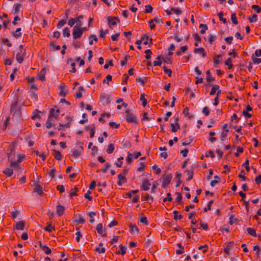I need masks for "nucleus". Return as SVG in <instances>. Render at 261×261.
I'll return each mask as SVG.
<instances>
[{"label": "nucleus", "mask_w": 261, "mask_h": 261, "mask_svg": "<svg viewBox=\"0 0 261 261\" xmlns=\"http://www.w3.org/2000/svg\"><path fill=\"white\" fill-rule=\"evenodd\" d=\"M11 113L16 117V118H19L20 117V110L17 109V103L15 102L13 103L11 108Z\"/></svg>", "instance_id": "f257e3e1"}, {"label": "nucleus", "mask_w": 261, "mask_h": 261, "mask_svg": "<svg viewBox=\"0 0 261 261\" xmlns=\"http://www.w3.org/2000/svg\"><path fill=\"white\" fill-rule=\"evenodd\" d=\"M83 33L81 28L78 26H74L73 28L72 35L74 39H77L82 37Z\"/></svg>", "instance_id": "f03ea898"}, {"label": "nucleus", "mask_w": 261, "mask_h": 261, "mask_svg": "<svg viewBox=\"0 0 261 261\" xmlns=\"http://www.w3.org/2000/svg\"><path fill=\"white\" fill-rule=\"evenodd\" d=\"M125 118L127 122L129 123H136L137 122V117L135 115L133 114H130L129 113H127V114L125 115Z\"/></svg>", "instance_id": "7ed1b4c3"}, {"label": "nucleus", "mask_w": 261, "mask_h": 261, "mask_svg": "<svg viewBox=\"0 0 261 261\" xmlns=\"http://www.w3.org/2000/svg\"><path fill=\"white\" fill-rule=\"evenodd\" d=\"M229 132L228 125L227 123H225L223 126V130L220 135V139L222 141L224 140L225 137L227 136Z\"/></svg>", "instance_id": "20e7f679"}, {"label": "nucleus", "mask_w": 261, "mask_h": 261, "mask_svg": "<svg viewBox=\"0 0 261 261\" xmlns=\"http://www.w3.org/2000/svg\"><path fill=\"white\" fill-rule=\"evenodd\" d=\"M59 89L60 90V95L62 97H65L68 92V90L66 89V85L63 83L60 84L59 85Z\"/></svg>", "instance_id": "39448f33"}, {"label": "nucleus", "mask_w": 261, "mask_h": 261, "mask_svg": "<svg viewBox=\"0 0 261 261\" xmlns=\"http://www.w3.org/2000/svg\"><path fill=\"white\" fill-rule=\"evenodd\" d=\"M150 186L151 184L149 180L147 179H144L142 181L141 189L142 190L144 191H148L149 189Z\"/></svg>", "instance_id": "423d86ee"}, {"label": "nucleus", "mask_w": 261, "mask_h": 261, "mask_svg": "<svg viewBox=\"0 0 261 261\" xmlns=\"http://www.w3.org/2000/svg\"><path fill=\"white\" fill-rule=\"evenodd\" d=\"M26 56L25 50L21 54V53H17L16 55V59L17 62L19 64L22 63L24 57Z\"/></svg>", "instance_id": "0eeeda50"}, {"label": "nucleus", "mask_w": 261, "mask_h": 261, "mask_svg": "<svg viewBox=\"0 0 261 261\" xmlns=\"http://www.w3.org/2000/svg\"><path fill=\"white\" fill-rule=\"evenodd\" d=\"M234 245L233 242H230L225 244V246L224 248V251L226 254L228 255L230 254V250Z\"/></svg>", "instance_id": "6e6552de"}, {"label": "nucleus", "mask_w": 261, "mask_h": 261, "mask_svg": "<svg viewBox=\"0 0 261 261\" xmlns=\"http://www.w3.org/2000/svg\"><path fill=\"white\" fill-rule=\"evenodd\" d=\"M118 181H117V185L118 186H122V184L126 182V179L125 176L123 175L122 173H120L118 175Z\"/></svg>", "instance_id": "1a4fd4ad"}, {"label": "nucleus", "mask_w": 261, "mask_h": 261, "mask_svg": "<svg viewBox=\"0 0 261 261\" xmlns=\"http://www.w3.org/2000/svg\"><path fill=\"white\" fill-rule=\"evenodd\" d=\"M60 111L58 109H51L49 113V117L57 118L59 115Z\"/></svg>", "instance_id": "9d476101"}, {"label": "nucleus", "mask_w": 261, "mask_h": 261, "mask_svg": "<svg viewBox=\"0 0 261 261\" xmlns=\"http://www.w3.org/2000/svg\"><path fill=\"white\" fill-rule=\"evenodd\" d=\"M15 229L19 230H23L24 229V222L23 221H18L14 226Z\"/></svg>", "instance_id": "9b49d317"}, {"label": "nucleus", "mask_w": 261, "mask_h": 261, "mask_svg": "<svg viewBox=\"0 0 261 261\" xmlns=\"http://www.w3.org/2000/svg\"><path fill=\"white\" fill-rule=\"evenodd\" d=\"M74 19L75 23H76L75 26H78L79 27L81 28L83 24L82 21L83 16L82 15H78L76 16Z\"/></svg>", "instance_id": "f8f14e48"}, {"label": "nucleus", "mask_w": 261, "mask_h": 261, "mask_svg": "<svg viewBox=\"0 0 261 261\" xmlns=\"http://www.w3.org/2000/svg\"><path fill=\"white\" fill-rule=\"evenodd\" d=\"M171 179L172 176L171 175H168L165 176L163 180L162 186L165 187L168 186L170 184Z\"/></svg>", "instance_id": "ddd939ff"}, {"label": "nucleus", "mask_w": 261, "mask_h": 261, "mask_svg": "<svg viewBox=\"0 0 261 261\" xmlns=\"http://www.w3.org/2000/svg\"><path fill=\"white\" fill-rule=\"evenodd\" d=\"M108 24L109 26L111 27L112 26L115 25L117 24L118 20L116 17H108Z\"/></svg>", "instance_id": "4468645a"}, {"label": "nucleus", "mask_w": 261, "mask_h": 261, "mask_svg": "<svg viewBox=\"0 0 261 261\" xmlns=\"http://www.w3.org/2000/svg\"><path fill=\"white\" fill-rule=\"evenodd\" d=\"M129 231L131 233L135 234L138 233L139 230L135 224H130L129 225Z\"/></svg>", "instance_id": "2eb2a0df"}, {"label": "nucleus", "mask_w": 261, "mask_h": 261, "mask_svg": "<svg viewBox=\"0 0 261 261\" xmlns=\"http://www.w3.org/2000/svg\"><path fill=\"white\" fill-rule=\"evenodd\" d=\"M65 210L64 206L58 205L57 206L56 213L59 216H61L63 215Z\"/></svg>", "instance_id": "dca6fc26"}, {"label": "nucleus", "mask_w": 261, "mask_h": 261, "mask_svg": "<svg viewBox=\"0 0 261 261\" xmlns=\"http://www.w3.org/2000/svg\"><path fill=\"white\" fill-rule=\"evenodd\" d=\"M95 250L99 254L103 253L106 251V249L103 247V244L102 243H99V245L95 248Z\"/></svg>", "instance_id": "f3484780"}, {"label": "nucleus", "mask_w": 261, "mask_h": 261, "mask_svg": "<svg viewBox=\"0 0 261 261\" xmlns=\"http://www.w3.org/2000/svg\"><path fill=\"white\" fill-rule=\"evenodd\" d=\"M10 166L11 168H13L16 170L22 171V169L18 165V163L17 161H11L10 162Z\"/></svg>", "instance_id": "a211bd4d"}, {"label": "nucleus", "mask_w": 261, "mask_h": 261, "mask_svg": "<svg viewBox=\"0 0 261 261\" xmlns=\"http://www.w3.org/2000/svg\"><path fill=\"white\" fill-rule=\"evenodd\" d=\"M194 51L195 53L201 55L203 57H204L206 56V53L205 52L204 49L202 47L196 48L194 49Z\"/></svg>", "instance_id": "6ab92c4d"}, {"label": "nucleus", "mask_w": 261, "mask_h": 261, "mask_svg": "<svg viewBox=\"0 0 261 261\" xmlns=\"http://www.w3.org/2000/svg\"><path fill=\"white\" fill-rule=\"evenodd\" d=\"M46 70L45 68H43L41 70L39 74H38V78L41 81H43L45 80V74Z\"/></svg>", "instance_id": "aec40b11"}, {"label": "nucleus", "mask_w": 261, "mask_h": 261, "mask_svg": "<svg viewBox=\"0 0 261 261\" xmlns=\"http://www.w3.org/2000/svg\"><path fill=\"white\" fill-rule=\"evenodd\" d=\"M246 230L249 235H250L252 237H257L256 230L254 228L249 227L246 229Z\"/></svg>", "instance_id": "412c9836"}, {"label": "nucleus", "mask_w": 261, "mask_h": 261, "mask_svg": "<svg viewBox=\"0 0 261 261\" xmlns=\"http://www.w3.org/2000/svg\"><path fill=\"white\" fill-rule=\"evenodd\" d=\"M3 173L8 177L11 176L13 174V170L10 168H7L4 171Z\"/></svg>", "instance_id": "4be33fe9"}, {"label": "nucleus", "mask_w": 261, "mask_h": 261, "mask_svg": "<svg viewBox=\"0 0 261 261\" xmlns=\"http://www.w3.org/2000/svg\"><path fill=\"white\" fill-rule=\"evenodd\" d=\"M219 86L218 85H214L211 89V90L210 92V95H213L215 93H217L218 91L219 90Z\"/></svg>", "instance_id": "5701e85b"}, {"label": "nucleus", "mask_w": 261, "mask_h": 261, "mask_svg": "<svg viewBox=\"0 0 261 261\" xmlns=\"http://www.w3.org/2000/svg\"><path fill=\"white\" fill-rule=\"evenodd\" d=\"M253 250L256 251L255 254L257 258H259V255L261 251L260 247L257 245H256L253 247Z\"/></svg>", "instance_id": "b1692460"}, {"label": "nucleus", "mask_w": 261, "mask_h": 261, "mask_svg": "<svg viewBox=\"0 0 261 261\" xmlns=\"http://www.w3.org/2000/svg\"><path fill=\"white\" fill-rule=\"evenodd\" d=\"M51 118V117L49 116L48 119L46 122V125L47 128H49L54 125V122L52 121Z\"/></svg>", "instance_id": "393cba45"}, {"label": "nucleus", "mask_w": 261, "mask_h": 261, "mask_svg": "<svg viewBox=\"0 0 261 261\" xmlns=\"http://www.w3.org/2000/svg\"><path fill=\"white\" fill-rule=\"evenodd\" d=\"M139 222L142 223V224L144 225H147L148 224V220L146 216H144L143 215H141L139 217Z\"/></svg>", "instance_id": "a878e982"}, {"label": "nucleus", "mask_w": 261, "mask_h": 261, "mask_svg": "<svg viewBox=\"0 0 261 261\" xmlns=\"http://www.w3.org/2000/svg\"><path fill=\"white\" fill-rule=\"evenodd\" d=\"M248 19L250 22H256L257 20V15L256 14H253L252 16H248Z\"/></svg>", "instance_id": "bb28decb"}, {"label": "nucleus", "mask_w": 261, "mask_h": 261, "mask_svg": "<svg viewBox=\"0 0 261 261\" xmlns=\"http://www.w3.org/2000/svg\"><path fill=\"white\" fill-rule=\"evenodd\" d=\"M134 159V158L133 154H132L130 152H128L127 156L126 158V161L128 163H131L133 161Z\"/></svg>", "instance_id": "cd10ccee"}, {"label": "nucleus", "mask_w": 261, "mask_h": 261, "mask_svg": "<svg viewBox=\"0 0 261 261\" xmlns=\"http://www.w3.org/2000/svg\"><path fill=\"white\" fill-rule=\"evenodd\" d=\"M17 162L19 163L25 159V155L23 154L19 153L17 155Z\"/></svg>", "instance_id": "c85d7f7f"}, {"label": "nucleus", "mask_w": 261, "mask_h": 261, "mask_svg": "<svg viewBox=\"0 0 261 261\" xmlns=\"http://www.w3.org/2000/svg\"><path fill=\"white\" fill-rule=\"evenodd\" d=\"M34 192L37 193L38 195H41L42 193V188L39 185H37L34 189Z\"/></svg>", "instance_id": "c756f323"}, {"label": "nucleus", "mask_w": 261, "mask_h": 261, "mask_svg": "<svg viewBox=\"0 0 261 261\" xmlns=\"http://www.w3.org/2000/svg\"><path fill=\"white\" fill-rule=\"evenodd\" d=\"M84 90V88L82 87H80L78 89V91L75 94V97L76 98H80L82 96V91Z\"/></svg>", "instance_id": "7c9ffc66"}, {"label": "nucleus", "mask_w": 261, "mask_h": 261, "mask_svg": "<svg viewBox=\"0 0 261 261\" xmlns=\"http://www.w3.org/2000/svg\"><path fill=\"white\" fill-rule=\"evenodd\" d=\"M96 229L98 234L102 235L103 228L102 224L99 223L98 224H97Z\"/></svg>", "instance_id": "2f4dec72"}, {"label": "nucleus", "mask_w": 261, "mask_h": 261, "mask_svg": "<svg viewBox=\"0 0 261 261\" xmlns=\"http://www.w3.org/2000/svg\"><path fill=\"white\" fill-rule=\"evenodd\" d=\"M156 60H157L156 61H154L153 62V65L154 66H161L162 64V61L161 60V57L158 56V57L156 58Z\"/></svg>", "instance_id": "473e14b6"}, {"label": "nucleus", "mask_w": 261, "mask_h": 261, "mask_svg": "<svg viewBox=\"0 0 261 261\" xmlns=\"http://www.w3.org/2000/svg\"><path fill=\"white\" fill-rule=\"evenodd\" d=\"M206 80L208 82H211L214 80L213 77L212 76L211 74V72L210 70H207L206 72Z\"/></svg>", "instance_id": "72a5a7b5"}, {"label": "nucleus", "mask_w": 261, "mask_h": 261, "mask_svg": "<svg viewBox=\"0 0 261 261\" xmlns=\"http://www.w3.org/2000/svg\"><path fill=\"white\" fill-rule=\"evenodd\" d=\"M44 230L49 232H51L53 230H55V227L50 223H47V226L44 228Z\"/></svg>", "instance_id": "f704fd0d"}, {"label": "nucleus", "mask_w": 261, "mask_h": 261, "mask_svg": "<svg viewBox=\"0 0 261 261\" xmlns=\"http://www.w3.org/2000/svg\"><path fill=\"white\" fill-rule=\"evenodd\" d=\"M114 150V145L113 144L109 145L107 149V152L109 154L112 153Z\"/></svg>", "instance_id": "c9c22d12"}, {"label": "nucleus", "mask_w": 261, "mask_h": 261, "mask_svg": "<svg viewBox=\"0 0 261 261\" xmlns=\"http://www.w3.org/2000/svg\"><path fill=\"white\" fill-rule=\"evenodd\" d=\"M199 28L201 29L200 33L203 34L205 33L206 31L207 30V27L206 25L203 24L202 23L200 24Z\"/></svg>", "instance_id": "e433bc0d"}, {"label": "nucleus", "mask_w": 261, "mask_h": 261, "mask_svg": "<svg viewBox=\"0 0 261 261\" xmlns=\"http://www.w3.org/2000/svg\"><path fill=\"white\" fill-rule=\"evenodd\" d=\"M123 160V157L121 156L120 158L117 159V161L115 162V165L118 167H121L123 162L122 160Z\"/></svg>", "instance_id": "4c0bfd02"}, {"label": "nucleus", "mask_w": 261, "mask_h": 261, "mask_svg": "<svg viewBox=\"0 0 261 261\" xmlns=\"http://www.w3.org/2000/svg\"><path fill=\"white\" fill-rule=\"evenodd\" d=\"M221 90H218L217 93V95L214 98V102L213 103V105L215 106H217L219 103V100H218V98H219V95L221 94Z\"/></svg>", "instance_id": "58836bf2"}, {"label": "nucleus", "mask_w": 261, "mask_h": 261, "mask_svg": "<svg viewBox=\"0 0 261 261\" xmlns=\"http://www.w3.org/2000/svg\"><path fill=\"white\" fill-rule=\"evenodd\" d=\"M63 35L64 37H69L70 35L69 29L67 27L63 29Z\"/></svg>", "instance_id": "ea45409f"}, {"label": "nucleus", "mask_w": 261, "mask_h": 261, "mask_svg": "<svg viewBox=\"0 0 261 261\" xmlns=\"http://www.w3.org/2000/svg\"><path fill=\"white\" fill-rule=\"evenodd\" d=\"M37 155L39 156L43 161H44L46 159V154L45 152L40 153L38 151H36Z\"/></svg>", "instance_id": "a19ab883"}, {"label": "nucleus", "mask_w": 261, "mask_h": 261, "mask_svg": "<svg viewBox=\"0 0 261 261\" xmlns=\"http://www.w3.org/2000/svg\"><path fill=\"white\" fill-rule=\"evenodd\" d=\"M140 100L142 102V106L144 107H145L147 104V100L145 98V94L144 93L141 94V97H140Z\"/></svg>", "instance_id": "79ce46f5"}, {"label": "nucleus", "mask_w": 261, "mask_h": 261, "mask_svg": "<svg viewBox=\"0 0 261 261\" xmlns=\"http://www.w3.org/2000/svg\"><path fill=\"white\" fill-rule=\"evenodd\" d=\"M75 221L76 222H77L78 223H84L85 222V219H84V218L81 216V215H79L77 218L75 219Z\"/></svg>", "instance_id": "37998d69"}, {"label": "nucleus", "mask_w": 261, "mask_h": 261, "mask_svg": "<svg viewBox=\"0 0 261 261\" xmlns=\"http://www.w3.org/2000/svg\"><path fill=\"white\" fill-rule=\"evenodd\" d=\"M96 215V213L94 212H91L88 214V216L90 217L89 221L91 223H93L94 221V217Z\"/></svg>", "instance_id": "c03bdc74"}, {"label": "nucleus", "mask_w": 261, "mask_h": 261, "mask_svg": "<svg viewBox=\"0 0 261 261\" xmlns=\"http://www.w3.org/2000/svg\"><path fill=\"white\" fill-rule=\"evenodd\" d=\"M218 16L220 21H222L224 23H226L227 22L226 19L223 18V13L221 12L218 14Z\"/></svg>", "instance_id": "a18cd8bd"}, {"label": "nucleus", "mask_w": 261, "mask_h": 261, "mask_svg": "<svg viewBox=\"0 0 261 261\" xmlns=\"http://www.w3.org/2000/svg\"><path fill=\"white\" fill-rule=\"evenodd\" d=\"M54 152V156L55 159L58 160H60L62 158L61 153L59 151L56 150H55Z\"/></svg>", "instance_id": "49530a36"}, {"label": "nucleus", "mask_w": 261, "mask_h": 261, "mask_svg": "<svg viewBox=\"0 0 261 261\" xmlns=\"http://www.w3.org/2000/svg\"><path fill=\"white\" fill-rule=\"evenodd\" d=\"M251 8L254 10L257 13H259L261 12V7L258 5H253L251 6Z\"/></svg>", "instance_id": "de8ad7c7"}, {"label": "nucleus", "mask_w": 261, "mask_h": 261, "mask_svg": "<svg viewBox=\"0 0 261 261\" xmlns=\"http://www.w3.org/2000/svg\"><path fill=\"white\" fill-rule=\"evenodd\" d=\"M21 5L20 4H16L14 5V10L16 14H17L19 11Z\"/></svg>", "instance_id": "09e8293b"}, {"label": "nucleus", "mask_w": 261, "mask_h": 261, "mask_svg": "<svg viewBox=\"0 0 261 261\" xmlns=\"http://www.w3.org/2000/svg\"><path fill=\"white\" fill-rule=\"evenodd\" d=\"M174 219L175 220H180L182 218L181 215L179 214L178 212L176 211L173 212Z\"/></svg>", "instance_id": "8fccbe9b"}, {"label": "nucleus", "mask_w": 261, "mask_h": 261, "mask_svg": "<svg viewBox=\"0 0 261 261\" xmlns=\"http://www.w3.org/2000/svg\"><path fill=\"white\" fill-rule=\"evenodd\" d=\"M21 29L19 28H17L15 31V32L14 34V36L16 38L19 37L21 35Z\"/></svg>", "instance_id": "3c124183"}, {"label": "nucleus", "mask_w": 261, "mask_h": 261, "mask_svg": "<svg viewBox=\"0 0 261 261\" xmlns=\"http://www.w3.org/2000/svg\"><path fill=\"white\" fill-rule=\"evenodd\" d=\"M87 130H90V136L91 138H93L94 136L95 131L93 127H91L90 126L86 127Z\"/></svg>", "instance_id": "603ef678"}, {"label": "nucleus", "mask_w": 261, "mask_h": 261, "mask_svg": "<svg viewBox=\"0 0 261 261\" xmlns=\"http://www.w3.org/2000/svg\"><path fill=\"white\" fill-rule=\"evenodd\" d=\"M110 164L108 163H107L105 164L104 166L101 169V171L102 173H106L107 171V170L110 168Z\"/></svg>", "instance_id": "864d4df0"}, {"label": "nucleus", "mask_w": 261, "mask_h": 261, "mask_svg": "<svg viewBox=\"0 0 261 261\" xmlns=\"http://www.w3.org/2000/svg\"><path fill=\"white\" fill-rule=\"evenodd\" d=\"M139 166L137 169V171L139 172L142 171L144 170L145 167L144 163L143 162H140L139 163Z\"/></svg>", "instance_id": "5fc2aeb1"}, {"label": "nucleus", "mask_w": 261, "mask_h": 261, "mask_svg": "<svg viewBox=\"0 0 261 261\" xmlns=\"http://www.w3.org/2000/svg\"><path fill=\"white\" fill-rule=\"evenodd\" d=\"M43 250L47 254H49L51 253L50 249L46 245H44L42 247Z\"/></svg>", "instance_id": "6e6d98bb"}, {"label": "nucleus", "mask_w": 261, "mask_h": 261, "mask_svg": "<svg viewBox=\"0 0 261 261\" xmlns=\"http://www.w3.org/2000/svg\"><path fill=\"white\" fill-rule=\"evenodd\" d=\"M237 222V219L234 218V217L232 215H231L229 217V223L230 224L232 225V224H233L234 223H236Z\"/></svg>", "instance_id": "4d7b16f0"}, {"label": "nucleus", "mask_w": 261, "mask_h": 261, "mask_svg": "<svg viewBox=\"0 0 261 261\" xmlns=\"http://www.w3.org/2000/svg\"><path fill=\"white\" fill-rule=\"evenodd\" d=\"M120 250L118 251V253L121 255H124L126 253V248L122 246L121 245L119 246Z\"/></svg>", "instance_id": "13d9d810"}, {"label": "nucleus", "mask_w": 261, "mask_h": 261, "mask_svg": "<svg viewBox=\"0 0 261 261\" xmlns=\"http://www.w3.org/2000/svg\"><path fill=\"white\" fill-rule=\"evenodd\" d=\"M170 125L172 127V132H176L179 126L178 123H176V125L174 123H171Z\"/></svg>", "instance_id": "bf43d9fd"}, {"label": "nucleus", "mask_w": 261, "mask_h": 261, "mask_svg": "<svg viewBox=\"0 0 261 261\" xmlns=\"http://www.w3.org/2000/svg\"><path fill=\"white\" fill-rule=\"evenodd\" d=\"M76 230H77V232L75 233L76 236V240L77 242H79L80 241V238L82 237V235L81 233L79 231V228H76Z\"/></svg>", "instance_id": "052dcab7"}, {"label": "nucleus", "mask_w": 261, "mask_h": 261, "mask_svg": "<svg viewBox=\"0 0 261 261\" xmlns=\"http://www.w3.org/2000/svg\"><path fill=\"white\" fill-rule=\"evenodd\" d=\"M129 58V56L128 55H126L125 56L124 59L122 60V61H121L120 64L122 66H124L126 64L127 60Z\"/></svg>", "instance_id": "680f3d73"}, {"label": "nucleus", "mask_w": 261, "mask_h": 261, "mask_svg": "<svg viewBox=\"0 0 261 261\" xmlns=\"http://www.w3.org/2000/svg\"><path fill=\"white\" fill-rule=\"evenodd\" d=\"M225 64L227 66H228V68L230 69L232 67V62H231V60L230 58H229L227 60H226L225 62Z\"/></svg>", "instance_id": "e2e57ef3"}, {"label": "nucleus", "mask_w": 261, "mask_h": 261, "mask_svg": "<svg viewBox=\"0 0 261 261\" xmlns=\"http://www.w3.org/2000/svg\"><path fill=\"white\" fill-rule=\"evenodd\" d=\"M146 54L145 58L147 60L149 59L151 57V51L150 49H147L145 51Z\"/></svg>", "instance_id": "0e129e2a"}, {"label": "nucleus", "mask_w": 261, "mask_h": 261, "mask_svg": "<svg viewBox=\"0 0 261 261\" xmlns=\"http://www.w3.org/2000/svg\"><path fill=\"white\" fill-rule=\"evenodd\" d=\"M152 168L155 171L156 174H159L161 172V169L156 165H154Z\"/></svg>", "instance_id": "69168bd1"}, {"label": "nucleus", "mask_w": 261, "mask_h": 261, "mask_svg": "<svg viewBox=\"0 0 261 261\" xmlns=\"http://www.w3.org/2000/svg\"><path fill=\"white\" fill-rule=\"evenodd\" d=\"M19 212L18 211H13L11 213V215L13 219H15L17 217V216L19 215Z\"/></svg>", "instance_id": "338daca9"}, {"label": "nucleus", "mask_w": 261, "mask_h": 261, "mask_svg": "<svg viewBox=\"0 0 261 261\" xmlns=\"http://www.w3.org/2000/svg\"><path fill=\"white\" fill-rule=\"evenodd\" d=\"M254 179H255V183L257 185H259V184H261V174L259 175L258 176H255Z\"/></svg>", "instance_id": "774afa93"}]
</instances>
